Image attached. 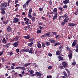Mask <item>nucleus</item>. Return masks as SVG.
Here are the masks:
<instances>
[{"label":"nucleus","instance_id":"nucleus-18","mask_svg":"<svg viewBox=\"0 0 78 78\" xmlns=\"http://www.w3.org/2000/svg\"><path fill=\"white\" fill-rule=\"evenodd\" d=\"M50 32H48L45 34V35L47 37H49V36H50Z\"/></svg>","mask_w":78,"mask_h":78},{"label":"nucleus","instance_id":"nucleus-9","mask_svg":"<svg viewBox=\"0 0 78 78\" xmlns=\"http://www.w3.org/2000/svg\"><path fill=\"white\" fill-rule=\"evenodd\" d=\"M7 30L8 32H11L12 31V28L10 26H8L7 28Z\"/></svg>","mask_w":78,"mask_h":78},{"label":"nucleus","instance_id":"nucleus-61","mask_svg":"<svg viewBox=\"0 0 78 78\" xmlns=\"http://www.w3.org/2000/svg\"><path fill=\"white\" fill-rule=\"evenodd\" d=\"M3 24H4V25H6V24H7V23H6V22H5V21H3Z\"/></svg>","mask_w":78,"mask_h":78},{"label":"nucleus","instance_id":"nucleus-13","mask_svg":"<svg viewBox=\"0 0 78 78\" xmlns=\"http://www.w3.org/2000/svg\"><path fill=\"white\" fill-rule=\"evenodd\" d=\"M33 40H34V38L32 37L31 38V39H29L28 41L30 42H33V43H34V42H33Z\"/></svg>","mask_w":78,"mask_h":78},{"label":"nucleus","instance_id":"nucleus-41","mask_svg":"<svg viewBox=\"0 0 78 78\" xmlns=\"http://www.w3.org/2000/svg\"><path fill=\"white\" fill-rule=\"evenodd\" d=\"M29 18L30 19H31L32 18V16L31 15V14H29L28 16Z\"/></svg>","mask_w":78,"mask_h":78},{"label":"nucleus","instance_id":"nucleus-50","mask_svg":"<svg viewBox=\"0 0 78 78\" xmlns=\"http://www.w3.org/2000/svg\"><path fill=\"white\" fill-rule=\"evenodd\" d=\"M38 28H39L40 29V30H42V29L43 28V27H41V26H39L38 27Z\"/></svg>","mask_w":78,"mask_h":78},{"label":"nucleus","instance_id":"nucleus-37","mask_svg":"<svg viewBox=\"0 0 78 78\" xmlns=\"http://www.w3.org/2000/svg\"><path fill=\"white\" fill-rule=\"evenodd\" d=\"M67 7H68V6L67 5H65L63 6V8L65 9H67Z\"/></svg>","mask_w":78,"mask_h":78},{"label":"nucleus","instance_id":"nucleus-54","mask_svg":"<svg viewBox=\"0 0 78 78\" xmlns=\"http://www.w3.org/2000/svg\"><path fill=\"white\" fill-rule=\"evenodd\" d=\"M57 17H56L55 16H54L53 17V20H55V19H56L57 18Z\"/></svg>","mask_w":78,"mask_h":78},{"label":"nucleus","instance_id":"nucleus-43","mask_svg":"<svg viewBox=\"0 0 78 78\" xmlns=\"http://www.w3.org/2000/svg\"><path fill=\"white\" fill-rule=\"evenodd\" d=\"M49 3L50 5H52V0H50L49 1Z\"/></svg>","mask_w":78,"mask_h":78},{"label":"nucleus","instance_id":"nucleus-25","mask_svg":"<svg viewBox=\"0 0 78 78\" xmlns=\"http://www.w3.org/2000/svg\"><path fill=\"white\" fill-rule=\"evenodd\" d=\"M6 39L5 38H3L2 40V43H4V44H6Z\"/></svg>","mask_w":78,"mask_h":78},{"label":"nucleus","instance_id":"nucleus-4","mask_svg":"<svg viewBox=\"0 0 78 78\" xmlns=\"http://www.w3.org/2000/svg\"><path fill=\"white\" fill-rule=\"evenodd\" d=\"M77 24H74L72 23H69L68 24V25L69 27H74L76 26Z\"/></svg>","mask_w":78,"mask_h":78},{"label":"nucleus","instance_id":"nucleus-60","mask_svg":"<svg viewBox=\"0 0 78 78\" xmlns=\"http://www.w3.org/2000/svg\"><path fill=\"white\" fill-rule=\"evenodd\" d=\"M27 7V5L26 4H24L23 6V8H26Z\"/></svg>","mask_w":78,"mask_h":78},{"label":"nucleus","instance_id":"nucleus-57","mask_svg":"<svg viewBox=\"0 0 78 78\" xmlns=\"http://www.w3.org/2000/svg\"><path fill=\"white\" fill-rule=\"evenodd\" d=\"M41 18L42 19H44V20H47V19H46V18L44 16H42L41 17Z\"/></svg>","mask_w":78,"mask_h":78},{"label":"nucleus","instance_id":"nucleus-49","mask_svg":"<svg viewBox=\"0 0 78 78\" xmlns=\"http://www.w3.org/2000/svg\"><path fill=\"white\" fill-rule=\"evenodd\" d=\"M29 3H30V2L27 1L26 2L25 4H26V5H27V6H28V4Z\"/></svg>","mask_w":78,"mask_h":78},{"label":"nucleus","instance_id":"nucleus-23","mask_svg":"<svg viewBox=\"0 0 78 78\" xmlns=\"http://www.w3.org/2000/svg\"><path fill=\"white\" fill-rule=\"evenodd\" d=\"M49 42H51V43H52V44H53L55 42V41L54 40H52L51 39H49Z\"/></svg>","mask_w":78,"mask_h":78},{"label":"nucleus","instance_id":"nucleus-48","mask_svg":"<svg viewBox=\"0 0 78 78\" xmlns=\"http://www.w3.org/2000/svg\"><path fill=\"white\" fill-rule=\"evenodd\" d=\"M66 49L67 51H69V50H70V48L69 46H67L66 47Z\"/></svg>","mask_w":78,"mask_h":78},{"label":"nucleus","instance_id":"nucleus-10","mask_svg":"<svg viewBox=\"0 0 78 78\" xmlns=\"http://www.w3.org/2000/svg\"><path fill=\"white\" fill-rule=\"evenodd\" d=\"M65 70L68 73V76L69 77H70V75H71L70 72L68 70V69H65Z\"/></svg>","mask_w":78,"mask_h":78},{"label":"nucleus","instance_id":"nucleus-7","mask_svg":"<svg viewBox=\"0 0 78 78\" xmlns=\"http://www.w3.org/2000/svg\"><path fill=\"white\" fill-rule=\"evenodd\" d=\"M28 52L29 53L33 54V53H34V50H33L32 48H30Z\"/></svg>","mask_w":78,"mask_h":78},{"label":"nucleus","instance_id":"nucleus-15","mask_svg":"<svg viewBox=\"0 0 78 78\" xmlns=\"http://www.w3.org/2000/svg\"><path fill=\"white\" fill-rule=\"evenodd\" d=\"M56 55H58V56H61V53H60V51H57L56 52Z\"/></svg>","mask_w":78,"mask_h":78},{"label":"nucleus","instance_id":"nucleus-3","mask_svg":"<svg viewBox=\"0 0 78 78\" xmlns=\"http://www.w3.org/2000/svg\"><path fill=\"white\" fill-rule=\"evenodd\" d=\"M19 21V19L15 17L14 18V20L13 21V23H18Z\"/></svg>","mask_w":78,"mask_h":78},{"label":"nucleus","instance_id":"nucleus-21","mask_svg":"<svg viewBox=\"0 0 78 78\" xmlns=\"http://www.w3.org/2000/svg\"><path fill=\"white\" fill-rule=\"evenodd\" d=\"M53 12L55 13L56 12V13H57V12H58L57 9L56 8H54L53 10Z\"/></svg>","mask_w":78,"mask_h":78},{"label":"nucleus","instance_id":"nucleus-20","mask_svg":"<svg viewBox=\"0 0 78 78\" xmlns=\"http://www.w3.org/2000/svg\"><path fill=\"white\" fill-rule=\"evenodd\" d=\"M31 63H27L26 64H25L24 65V67H27V66H30V65H31Z\"/></svg>","mask_w":78,"mask_h":78},{"label":"nucleus","instance_id":"nucleus-26","mask_svg":"<svg viewBox=\"0 0 78 78\" xmlns=\"http://www.w3.org/2000/svg\"><path fill=\"white\" fill-rule=\"evenodd\" d=\"M63 75L65 76L66 78H68V76L67 75V74L66 72H64L63 73Z\"/></svg>","mask_w":78,"mask_h":78},{"label":"nucleus","instance_id":"nucleus-52","mask_svg":"<svg viewBox=\"0 0 78 78\" xmlns=\"http://www.w3.org/2000/svg\"><path fill=\"white\" fill-rule=\"evenodd\" d=\"M20 68L21 69H22V70H25V66H24V67L20 66Z\"/></svg>","mask_w":78,"mask_h":78},{"label":"nucleus","instance_id":"nucleus-17","mask_svg":"<svg viewBox=\"0 0 78 78\" xmlns=\"http://www.w3.org/2000/svg\"><path fill=\"white\" fill-rule=\"evenodd\" d=\"M58 58L59 60H60L61 61H62L63 60V57L61 56V55H59L58 56Z\"/></svg>","mask_w":78,"mask_h":78},{"label":"nucleus","instance_id":"nucleus-39","mask_svg":"<svg viewBox=\"0 0 78 78\" xmlns=\"http://www.w3.org/2000/svg\"><path fill=\"white\" fill-rule=\"evenodd\" d=\"M43 9H44V8H43V7H42V8H41V7H40V8L39 9V11H43Z\"/></svg>","mask_w":78,"mask_h":78},{"label":"nucleus","instance_id":"nucleus-38","mask_svg":"<svg viewBox=\"0 0 78 78\" xmlns=\"http://www.w3.org/2000/svg\"><path fill=\"white\" fill-rule=\"evenodd\" d=\"M52 33L53 35H56L58 34V33L56 32H53Z\"/></svg>","mask_w":78,"mask_h":78},{"label":"nucleus","instance_id":"nucleus-6","mask_svg":"<svg viewBox=\"0 0 78 78\" xmlns=\"http://www.w3.org/2000/svg\"><path fill=\"white\" fill-rule=\"evenodd\" d=\"M37 47L39 48H41L42 47V45L40 43V41H38L37 43Z\"/></svg>","mask_w":78,"mask_h":78},{"label":"nucleus","instance_id":"nucleus-5","mask_svg":"<svg viewBox=\"0 0 78 78\" xmlns=\"http://www.w3.org/2000/svg\"><path fill=\"white\" fill-rule=\"evenodd\" d=\"M19 38V37L18 36H16L15 38H14V39L12 40V41H13L14 42L15 41H18Z\"/></svg>","mask_w":78,"mask_h":78},{"label":"nucleus","instance_id":"nucleus-64","mask_svg":"<svg viewBox=\"0 0 78 78\" xmlns=\"http://www.w3.org/2000/svg\"><path fill=\"white\" fill-rule=\"evenodd\" d=\"M76 5L77 6H78V1H77L76 2Z\"/></svg>","mask_w":78,"mask_h":78},{"label":"nucleus","instance_id":"nucleus-19","mask_svg":"<svg viewBox=\"0 0 78 78\" xmlns=\"http://www.w3.org/2000/svg\"><path fill=\"white\" fill-rule=\"evenodd\" d=\"M69 20V18H66L64 19V21L65 23L68 22Z\"/></svg>","mask_w":78,"mask_h":78},{"label":"nucleus","instance_id":"nucleus-36","mask_svg":"<svg viewBox=\"0 0 78 78\" xmlns=\"http://www.w3.org/2000/svg\"><path fill=\"white\" fill-rule=\"evenodd\" d=\"M0 7L1 8H2L3 7H4V3H1V5H0Z\"/></svg>","mask_w":78,"mask_h":78},{"label":"nucleus","instance_id":"nucleus-40","mask_svg":"<svg viewBox=\"0 0 78 78\" xmlns=\"http://www.w3.org/2000/svg\"><path fill=\"white\" fill-rule=\"evenodd\" d=\"M4 47L7 48H9V46H8V45L7 44H6L5 45H4Z\"/></svg>","mask_w":78,"mask_h":78},{"label":"nucleus","instance_id":"nucleus-63","mask_svg":"<svg viewBox=\"0 0 78 78\" xmlns=\"http://www.w3.org/2000/svg\"><path fill=\"white\" fill-rule=\"evenodd\" d=\"M75 51L76 52V53H78V48H76L75 50Z\"/></svg>","mask_w":78,"mask_h":78},{"label":"nucleus","instance_id":"nucleus-8","mask_svg":"<svg viewBox=\"0 0 78 78\" xmlns=\"http://www.w3.org/2000/svg\"><path fill=\"white\" fill-rule=\"evenodd\" d=\"M23 37L24 38H25L26 39H29L30 37H31V36L30 35H28L27 36H23Z\"/></svg>","mask_w":78,"mask_h":78},{"label":"nucleus","instance_id":"nucleus-31","mask_svg":"<svg viewBox=\"0 0 78 78\" xmlns=\"http://www.w3.org/2000/svg\"><path fill=\"white\" fill-rule=\"evenodd\" d=\"M30 27H31V26L30 25L26 26L25 27V28H28V29H30H30H31Z\"/></svg>","mask_w":78,"mask_h":78},{"label":"nucleus","instance_id":"nucleus-33","mask_svg":"<svg viewBox=\"0 0 78 78\" xmlns=\"http://www.w3.org/2000/svg\"><path fill=\"white\" fill-rule=\"evenodd\" d=\"M41 30H37V34H39V33H41Z\"/></svg>","mask_w":78,"mask_h":78},{"label":"nucleus","instance_id":"nucleus-22","mask_svg":"<svg viewBox=\"0 0 78 78\" xmlns=\"http://www.w3.org/2000/svg\"><path fill=\"white\" fill-rule=\"evenodd\" d=\"M46 44V46H50L51 44L50 42H49V41H47Z\"/></svg>","mask_w":78,"mask_h":78},{"label":"nucleus","instance_id":"nucleus-28","mask_svg":"<svg viewBox=\"0 0 78 78\" xmlns=\"http://www.w3.org/2000/svg\"><path fill=\"white\" fill-rule=\"evenodd\" d=\"M66 23V22L64 21L62 22L61 23V26H64V24Z\"/></svg>","mask_w":78,"mask_h":78},{"label":"nucleus","instance_id":"nucleus-32","mask_svg":"<svg viewBox=\"0 0 78 78\" xmlns=\"http://www.w3.org/2000/svg\"><path fill=\"white\" fill-rule=\"evenodd\" d=\"M64 47V45H62L61 46H60L59 47V49L60 50H62V48H63V47Z\"/></svg>","mask_w":78,"mask_h":78},{"label":"nucleus","instance_id":"nucleus-1","mask_svg":"<svg viewBox=\"0 0 78 78\" xmlns=\"http://www.w3.org/2000/svg\"><path fill=\"white\" fill-rule=\"evenodd\" d=\"M62 66H63L64 68H66L69 67L68 66V64H67V63L65 61L62 62Z\"/></svg>","mask_w":78,"mask_h":78},{"label":"nucleus","instance_id":"nucleus-11","mask_svg":"<svg viewBox=\"0 0 78 78\" xmlns=\"http://www.w3.org/2000/svg\"><path fill=\"white\" fill-rule=\"evenodd\" d=\"M35 75H37L38 76H42V74L40 72H37L35 73Z\"/></svg>","mask_w":78,"mask_h":78},{"label":"nucleus","instance_id":"nucleus-55","mask_svg":"<svg viewBox=\"0 0 78 78\" xmlns=\"http://www.w3.org/2000/svg\"><path fill=\"white\" fill-rule=\"evenodd\" d=\"M16 51L17 53H18L19 52V49L18 48L16 49Z\"/></svg>","mask_w":78,"mask_h":78},{"label":"nucleus","instance_id":"nucleus-46","mask_svg":"<svg viewBox=\"0 0 78 78\" xmlns=\"http://www.w3.org/2000/svg\"><path fill=\"white\" fill-rule=\"evenodd\" d=\"M34 72V71H33V70H31L30 71V74H33V73Z\"/></svg>","mask_w":78,"mask_h":78},{"label":"nucleus","instance_id":"nucleus-14","mask_svg":"<svg viewBox=\"0 0 78 78\" xmlns=\"http://www.w3.org/2000/svg\"><path fill=\"white\" fill-rule=\"evenodd\" d=\"M45 45H46V43H45L42 42V47L44 48V47H45Z\"/></svg>","mask_w":78,"mask_h":78},{"label":"nucleus","instance_id":"nucleus-53","mask_svg":"<svg viewBox=\"0 0 78 78\" xmlns=\"http://www.w3.org/2000/svg\"><path fill=\"white\" fill-rule=\"evenodd\" d=\"M35 18L34 17H32V21H35V20H36V19H35Z\"/></svg>","mask_w":78,"mask_h":78},{"label":"nucleus","instance_id":"nucleus-12","mask_svg":"<svg viewBox=\"0 0 78 78\" xmlns=\"http://www.w3.org/2000/svg\"><path fill=\"white\" fill-rule=\"evenodd\" d=\"M1 11H2V12H1L2 14L3 15H5V11L2 8H1Z\"/></svg>","mask_w":78,"mask_h":78},{"label":"nucleus","instance_id":"nucleus-56","mask_svg":"<svg viewBox=\"0 0 78 78\" xmlns=\"http://www.w3.org/2000/svg\"><path fill=\"white\" fill-rule=\"evenodd\" d=\"M63 66H59V69H64V68L63 67Z\"/></svg>","mask_w":78,"mask_h":78},{"label":"nucleus","instance_id":"nucleus-59","mask_svg":"<svg viewBox=\"0 0 78 78\" xmlns=\"http://www.w3.org/2000/svg\"><path fill=\"white\" fill-rule=\"evenodd\" d=\"M18 0H16L15 2V4H17L18 3Z\"/></svg>","mask_w":78,"mask_h":78},{"label":"nucleus","instance_id":"nucleus-27","mask_svg":"<svg viewBox=\"0 0 78 78\" xmlns=\"http://www.w3.org/2000/svg\"><path fill=\"white\" fill-rule=\"evenodd\" d=\"M76 44V43L75 42H73L72 44V47H75Z\"/></svg>","mask_w":78,"mask_h":78},{"label":"nucleus","instance_id":"nucleus-45","mask_svg":"<svg viewBox=\"0 0 78 78\" xmlns=\"http://www.w3.org/2000/svg\"><path fill=\"white\" fill-rule=\"evenodd\" d=\"M69 59H72V55H68Z\"/></svg>","mask_w":78,"mask_h":78},{"label":"nucleus","instance_id":"nucleus-29","mask_svg":"<svg viewBox=\"0 0 78 78\" xmlns=\"http://www.w3.org/2000/svg\"><path fill=\"white\" fill-rule=\"evenodd\" d=\"M62 19H64V18H63V16H59V17L58 18V19L59 20H62Z\"/></svg>","mask_w":78,"mask_h":78},{"label":"nucleus","instance_id":"nucleus-35","mask_svg":"<svg viewBox=\"0 0 78 78\" xmlns=\"http://www.w3.org/2000/svg\"><path fill=\"white\" fill-rule=\"evenodd\" d=\"M1 59L3 62H5V61H6V60H5V59L3 57L1 58Z\"/></svg>","mask_w":78,"mask_h":78},{"label":"nucleus","instance_id":"nucleus-58","mask_svg":"<svg viewBox=\"0 0 78 78\" xmlns=\"http://www.w3.org/2000/svg\"><path fill=\"white\" fill-rule=\"evenodd\" d=\"M55 14L54 16H55L57 17H58V13H55Z\"/></svg>","mask_w":78,"mask_h":78},{"label":"nucleus","instance_id":"nucleus-2","mask_svg":"<svg viewBox=\"0 0 78 78\" xmlns=\"http://www.w3.org/2000/svg\"><path fill=\"white\" fill-rule=\"evenodd\" d=\"M19 43V41H17L16 42L12 44V45L15 47H17L18 46Z\"/></svg>","mask_w":78,"mask_h":78},{"label":"nucleus","instance_id":"nucleus-47","mask_svg":"<svg viewBox=\"0 0 78 78\" xmlns=\"http://www.w3.org/2000/svg\"><path fill=\"white\" fill-rule=\"evenodd\" d=\"M63 18H66L67 17V15L66 14H65L64 16H63Z\"/></svg>","mask_w":78,"mask_h":78},{"label":"nucleus","instance_id":"nucleus-30","mask_svg":"<svg viewBox=\"0 0 78 78\" xmlns=\"http://www.w3.org/2000/svg\"><path fill=\"white\" fill-rule=\"evenodd\" d=\"M74 14L75 15H78V9H76V11L75 12H74Z\"/></svg>","mask_w":78,"mask_h":78},{"label":"nucleus","instance_id":"nucleus-24","mask_svg":"<svg viewBox=\"0 0 78 78\" xmlns=\"http://www.w3.org/2000/svg\"><path fill=\"white\" fill-rule=\"evenodd\" d=\"M33 43H34L33 42H31V43H28V46H29V47H31L32 46V45H33Z\"/></svg>","mask_w":78,"mask_h":78},{"label":"nucleus","instance_id":"nucleus-16","mask_svg":"<svg viewBox=\"0 0 78 78\" xmlns=\"http://www.w3.org/2000/svg\"><path fill=\"white\" fill-rule=\"evenodd\" d=\"M63 3H64V4H67V3H69V2L67 0H65L63 1Z\"/></svg>","mask_w":78,"mask_h":78},{"label":"nucleus","instance_id":"nucleus-62","mask_svg":"<svg viewBox=\"0 0 78 78\" xmlns=\"http://www.w3.org/2000/svg\"><path fill=\"white\" fill-rule=\"evenodd\" d=\"M28 51H29V49L28 48H27L26 49H25V51L26 52H28Z\"/></svg>","mask_w":78,"mask_h":78},{"label":"nucleus","instance_id":"nucleus-44","mask_svg":"<svg viewBox=\"0 0 78 78\" xmlns=\"http://www.w3.org/2000/svg\"><path fill=\"white\" fill-rule=\"evenodd\" d=\"M3 53H4V51H2L1 52H0V56H2L3 54Z\"/></svg>","mask_w":78,"mask_h":78},{"label":"nucleus","instance_id":"nucleus-34","mask_svg":"<svg viewBox=\"0 0 78 78\" xmlns=\"http://www.w3.org/2000/svg\"><path fill=\"white\" fill-rule=\"evenodd\" d=\"M32 11H33V9H32V8H30L29 10V14H31V12H32Z\"/></svg>","mask_w":78,"mask_h":78},{"label":"nucleus","instance_id":"nucleus-42","mask_svg":"<svg viewBox=\"0 0 78 78\" xmlns=\"http://www.w3.org/2000/svg\"><path fill=\"white\" fill-rule=\"evenodd\" d=\"M52 69V66H50L48 67V69L49 70H51Z\"/></svg>","mask_w":78,"mask_h":78},{"label":"nucleus","instance_id":"nucleus-51","mask_svg":"<svg viewBox=\"0 0 78 78\" xmlns=\"http://www.w3.org/2000/svg\"><path fill=\"white\" fill-rule=\"evenodd\" d=\"M22 25H25V22L24 21H22L21 22Z\"/></svg>","mask_w":78,"mask_h":78}]
</instances>
